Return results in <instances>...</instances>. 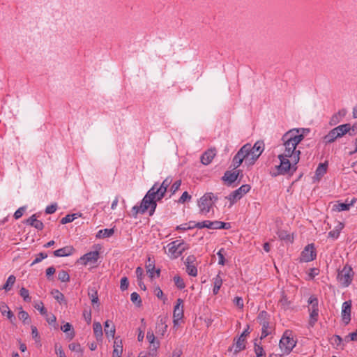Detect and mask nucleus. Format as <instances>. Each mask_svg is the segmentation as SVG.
<instances>
[{
  "mask_svg": "<svg viewBox=\"0 0 357 357\" xmlns=\"http://www.w3.org/2000/svg\"><path fill=\"white\" fill-rule=\"evenodd\" d=\"M25 223L37 229L38 230H42L44 227L43 223L37 220L36 215H32L29 218L26 220Z\"/></svg>",
  "mask_w": 357,
  "mask_h": 357,
  "instance_id": "nucleus-21",
  "label": "nucleus"
},
{
  "mask_svg": "<svg viewBox=\"0 0 357 357\" xmlns=\"http://www.w3.org/2000/svg\"><path fill=\"white\" fill-rule=\"evenodd\" d=\"M327 171V164L326 163H320L318 167L316 169V177L318 180L322 177Z\"/></svg>",
  "mask_w": 357,
  "mask_h": 357,
  "instance_id": "nucleus-25",
  "label": "nucleus"
},
{
  "mask_svg": "<svg viewBox=\"0 0 357 357\" xmlns=\"http://www.w3.org/2000/svg\"><path fill=\"white\" fill-rule=\"evenodd\" d=\"M250 190V185H243L238 189L232 192L228 197L231 202L234 203L238 199H240L245 194L248 192Z\"/></svg>",
  "mask_w": 357,
  "mask_h": 357,
  "instance_id": "nucleus-13",
  "label": "nucleus"
},
{
  "mask_svg": "<svg viewBox=\"0 0 357 357\" xmlns=\"http://www.w3.org/2000/svg\"><path fill=\"white\" fill-rule=\"evenodd\" d=\"M167 248V254L171 258L176 259L181 256L185 250L188 249L189 246L183 241H174L169 243Z\"/></svg>",
  "mask_w": 357,
  "mask_h": 357,
  "instance_id": "nucleus-6",
  "label": "nucleus"
},
{
  "mask_svg": "<svg viewBox=\"0 0 357 357\" xmlns=\"http://www.w3.org/2000/svg\"><path fill=\"white\" fill-rule=\"evenodd\" d=\"M25 209H26V207H25V206H22V207L19 208H18V209L15 212V213H14V218H15L16 220H17V219L20 218L22 216V215H23V213H24V212Z\"/></svg>",
  "mask_w": 357,
  "mask_h": 357,
  "instance_id": "nucleus-54",
  "label": "nucleus"
},
{
  "mask_svg": "<svg viewBox=\"0 0 357 357\" xmlns=\"http://www.w3.org/2000/svg\"><path fill=\"white\" fill-rule=\"evenodd\" d=\"M159 321L157 323V328H161V329H159V331H162V333L166 331L167 328V325L166 324V322L167 321V316H160L158 317Z\"/></svg>",
  "mask_w": 357,
  "mask_h": 357,
  "instance_id": "nucleus-32",
  "label": "nucleus"
},
{
  "mask_svg": "<svg viewBox=\"0 0 357 357\" xmlns=\"http://www.w3.org/2000/svg\"><path fill=\"white\" fill-rule=\"evenodd\" d=\"M123 352V344L122 340L119 337H116L114 344V351L112 353V357H121Z\"/></svg>",
  "mask_w": 357,
  "mask_h": 357,
  "instance_id": "nucleus-23",
  "label": "nucleus"
},
{
  "mask_svg": "<svg viewBox=\"0 0 357 357\" xmlns=\"http://www.w3.org/2000/svg\"><path fill=\"white\" fill-rule=\"evenodd\" d=\"M174 281L176 286L180 289H182L185 287L183 279L178 275H176L174 277Z\"/></svg>",
  "mask_w": 357,
  "mask_h": 357,
  "instance_id": "nucleus-42",
  "label": "nucleus"
},
{
  "mask_svg": "<svg viewBox=\"0 0 357 357\" xmlns=\"http://www.w3.org/2000/svg\"><path fill=\"white\" fill-rule=\"evenodd\" d=\"M105 335L112 337H114L115 335V326L112 321H106L105 322V328H104Z\"/></svg>",
  "mask_w": 357,
  "mask_h": 357,
  "instance_id": "nucleus-24",
  "label": "nucleus"
},
{
  "mask_svg": "<svg viewBox=\"0 0 357 357\" xmlns=\"http://www.w3.org/2000/svg\"><path fill=\"white\" fill-rule=\"evenodd\" d=\"M0 312H12L8 306L3 302H0Z\"/></svg>",
  "mask_w": 357,
  "mask_h": 357,
  "instance_id": "nucleus-63",
  "label": "nucleus"
},
{
  "mask_svg": "<svg viewBox=\"0 0 357 357\" xmlns=\"http://www.w3.org/2000/svg\"><path fill=\"white\" fill-rule=\"evenodd\" d=\"M128 280L126 277H123L121 279V285L120 288L121 290L124 291L128 287Z\"/></svg>",
  "mask_w": 357,
  "mask_h": 357,
  "instance_id": "nucleus-55",
  "label": "nucleus"
},
{
  "mask_svg": "<svg viewBox=\"0 0 357 357\" xmlns=\"http://www.w3.org/2000/svg\"><path fill=\"white\" fill-rule=\"evenodd\" d=\"M297 341L292 337V331L287 330L280 341L279 346L280 349H284L286 354H289L296 347Z\"/></svg>",
  "mask_w": 357,
  "mask_h": 357,
  "instance_id": "nucleus-8",
  "label": "nucleus"
},
{
  "mask_svg": "<svg viewBox=\"0 0 357 357\" xmlns=\"http://www.w3.org/2000/svg\"><path fill=\"white\" fill-rule=\"evenodd\" d=\"M217 199V197L214 196L211 192L204 194L198 201L200 213L206 215Z\"/></svg>",
  "mask_w": 357,
  "mask_h": 357,
  "instance_id": "nucleus-5",
  "label": "nucleus"
},
{
  "mask_svg": "<svg viewBox=\"0 0 357 357\" xmlns=\"http://www.w3.org/2000/svg\"><path fill=\"white\" fill-rule=\"evenodd\" d=\"M244 146H249L248 151L246 152V162H248L249 165H252L260 156L264 150V144L263 142H257L253 146L250 144H246Z\"/></svg>",
  "mask_w": 357,
  "mask_h": 357,
  "instance_id": "nucleus-3",
  "label": "nucleus"
},
{
  "mask_svg": "<svg viewBox=\"0 0 357 357\" xmlns=\"http://www.w3.org/2000/svg\"><path fill=\"white\" fill-rule=\"evenodd\" d=\"M69 349L79 353H82V349L81 347V345L79 343L73 342L69 344L68 346Z\"/></svg>",
  "mask_w": 357,
  "mask_h": 357,
  "instance_id": "nucleus-45",
  "label": "nucleus"
},
{
  "mask_svg": "<svg viewBox=\"0 0 357 357\" xmlns=\"http://www.w3.org/2000/svg\"><path fill=\"white\" fill-rule=\"evenodd\" d=\"M130 299L133 303L137 305H140L142 303L140 296L136 292H133L131 294Z\"/></svg>",
  "mask_w": 357,
  "mask_h": 357,
  "instance_id": "nucleus-44",
  "label": "nucleus"
},
{
  "mask_svg": "<svg viewBox=\"0 0 357 357\" xmlns=\"http://www.w3.org/2000/svg\"><path fill=\"white\" fill-rule=\"evenodd\" d=\"M93 332L97 339L102 336V325L99 322H94Z\"/></svg>",
  "mask_w": 357,
  "mask_h": 357,
  "instance_id": "nucleus-36",
  "label": "nucleus"
},
{
  "mask_svg": "<svg viewBox=\"0 0 357 357\" xmlns=\"http://www.w3.org/2000/svg\"><path fill=\"white\" fill-rule=\"evenodd\" d=\"M154 294L160 299L163 300V301H165L166 298L164 296V294L161 289L159 287H156L154 288Z\"/></svg>",
  "mask_w": 357,
  "mask_h": 357,
  "instance_id": "nucleus-48",
  "label": "nucleus"
},
{
  "mask_svg": "<svg viewBox=\"0 0 357 357\" xmlns=\"http://www.w3.org/2000/svg\"><path fill=\"white\" fill-rule=\"evenodd\" d=\"M20 294L22 297H23L25 301H29L31 298L29 297V291L24 287L21 288L20 291Z\"/></svg>",
  "mask_w": 357,
  "mask_h": 357,
  "instance_id": "nucleus-47",
  "label": "nucleus"
},
{
  "mask_svg": "<svg viewBox=\"0 0 357 357\" xmlns=\"http://www.w3.org/2000/svg\"><path fill=\"white\" fill-rule=\"evenodd\" d=\"M354 273L351 266L346 265L338 271L337 280L344 287H348L352 282Z\"/></svg>",
  "mask_w": 357,
  "mask_h": 357,
  "instance_id": "nucleus-7",
  "label": "nucleus"
},
{
  "mask_svg": "<svg viewBox=\"0 0 357 357\" xmlns=\"http://www.w3.org/2000/svg\"><path fill=\"white\" fill-rule=\"evenodd\" d=\"M310 319L308 321V324L310 327H313L315 323L318 321V315L319 314H310Z\"/></svg>",
  "mask_w": 357,
  "mask_h": 357,
  "instance_id": "nucleus-49",
  "label": "nucleus"
},
{
  "mask_svg": "<svg viewBox=\"0 0 357 357\" xmlns=\"http://www.w3.org/2000/svg\"><path fill=\"white\" fill-rule=\"evenodd\" d=\"M219 260H218V264L220 265H225V251L224 248H221L218 252L217 253Z\"/></svg>",
  "mask_w": 357,
  "mask_h": 357,
  "instance_id": "nucleus-43",
  "label": "nucleus"
},
{
  "mask_svg": "<svg viewBox=\"0 0 357 357\" xmlns=\"http://www.w3.org/2000/svg\"><path fill=\"white\" fill-rule=\"evenodd\" d=\"M240 172V170H235L234 169V171H227L222 177V180L227 182L228 185H231L237 179Z\"/></svg>",
  "mask_w": 357,
  "mask_h": 357,
  "instance_id": "nucleus-19",
  "label": "nucleus"
},
{
  "mask_svg": "<svg viewBox=\"0 0 357 357\" xmlns=\"http://www.w3.org/2000/svg\"><path fill=\"white\" fill-rule=\"evenodd\" d=\"M316 257L315 249L313 244L307 245L301 252V261L309 262Z\"/></svg>",
  "mask_w": 357,
  "mask_h": 357,
  "instance_id": "nucleus-12",
  "label": "nucleus"
},
{
  "mask_svg": "<svg viewBox=\"0 0 357 357\" xmlns=\"http://www.w3.org/2000/svg\"><path fill=\"white\" fill-rule=\"evenodd\" d=\"M332 340H333L332 344H335L337 347L340 346L342 342L343 341L342 337L340 335H333V337H332Z\"/></svg>",
  "mask_w": 357,
  "mask_h": 357,
  "instance_id": "nucleus-56",
  "label": "nucleus"
},
{
  "mask_svg": "<svg viewBox=\"0 0 357 357\" xmlns=\"http://www.w3.org/2000/svg\"><path fill=\"white\" fill-rule=\"evenodd\" d=\"M89 296L91 300L93 305L96 304L98 301V292L94 289H91L89 291Z\"/></svg>",
  "mask_w": 357,
  "mask_h": 357,
  "instance_id": "nucleus-39",
  "label": "nucleus"
},
{
  "mask_svg": "<svg viewBox=\"0 0 357 357\" xmlns=\"http://www.w3.org/2000/svg\"><path fill=\"white\" fill-rule=\"evenodd\" d=\"M147 273L149 274L151 278H153V273L155 270V261L151 257H149L146 264Z\"/></svg>",
  "mask_w": 357,
  "mask_h": 357,
  "instance_id": "nucleus-27",
  "label": "nucleus"
},
{
  "mask_svg": "<svg viewBox=\"0 0 357 357\" xmlns=\"http://www.w3.org/2000/svg\"><path fill=\"white\" fill-rule=\"evenodd\" d=\"M309 310H311L312 312H317L318 309V300L316 298L310 297L309 299Z\"/></svg>",
  "mask_w": 357,
  "mask_h": 357,
  "instance_id": "nucleus-35",
  "label": "nucleus"
},
{
  "mask_svg": "<svg viewBox=\"0 0 357 357\" xmlns=\"http://www.w3.org/2000/svg\"><path fill=\"white\" fill-rule=\"evenodd\" d=\"M248 149H249V146H243L234 157L233 166L234 169L242 164L243 160L246 161V155L245 153L248 151ZM245 162L247 163L248 162Z\"/></svg>",
  "mask_w": 357,
  "mask_h": 357,
  "instance_id": "nucleus-14",
  "label": "nucleus"
},
{
  "mask_svg": "<svg viewBox=\"0 0 357 357\" xmlns=\"http://www.w3.org/2000/svg\"><path fill=\"white\" fill-rule=\"evenodd\" d=\"M351 130L349 123L342 124L332 129L323 138L325 144L334 142L337 138L342 137Z\"/></svg>",
  "mask_w": 357,
  "mask_h": 357,
  "instance_id": "nucleus-2",
  "label": "nucleus"
},
{
  "mask_svg": "<svg viewBox=\"0 0 357 357\" xmlns=\"http://www.w3.org/2000/svg\"><path fill=\"white\" fill-rule=\"evenodd\" d=\"M140 205L141 208H142V212H146L150 208L149 215H152L157 206L156 199L148 191Z\"/></svg>",
  "mask_w": 357,
  "mask_h": 357,
  "instance_id": "nucleus-10",
  "label": "nucleus"
},
{
  "mask_svg": "<svg viewBox=\"0 0 357 357\" xmlns=\"http://www.w3.org/2000/svg\"><path fill=\"white\" fill-rule=\"evenodd\" d=\"M351 301H345L344 303H343L342 307V312H351Z\"/></svg>",
  "mask_w": 357,
  "mask_h": 357,
  "instance_id": "nucleus-50",
  "label": "nucleus"
},
{
  "mask_svg": "<svg viewBox=\"0 0 357 357\" xmlns=\"http://www.w3.org/2000/svg\"><path fill=\"white\" fill-rule=\"evenodd\" d=\"M191 199V196L188 194V192H184L182 195L181 196V197L179 198L178 199V202L179 203H181V204H183L185 203L186 201H189Z\"/></svg>",
  "mask_w": 357,
  "mask_h": 357,
  "instance_id": "nucleus-51",
  "label": "nucleus"
},
{
  "mask_svg": "<svg viewBox=\"0 0 357 357\" xmlns=\"http://www.w3.org/2000/svg\"><path fill=\"white\" fill-rule=\"evenodd\" d=\"M181 185V180H177L172 185L171 188H170V191L172 192V194H174L180 188Z\"/></svg>",
  "mask_w": 357,
  "mask_h": 357,
  "instance_id": "nucleus-53",
  "label": "nucleus"
},
{
  "mask_svg": "<svg viewBox=\"0 0 357 357\" xmlns=\"http://www.w3.org/2000/svg\"><path fill=\"white\" fill-rule=\"evenodd\" d=\"M249 326H247V328L241 333L240 337H238L235 343L233 344L232 347H230L228 349V351H231L234 349V354H236L241 351L245 349V337L249 335Z\"/></svg>",
  "mask_w": 357,
  "mask_h": 357,
  "instance_id": "nucleus-11",
  "label": "nucleus"
},
{
  "mask_svg": "<svg viewBox=\"0 0 357 357\" xmlns=\"http://www.w3.org/2000/svg\"><path fill=\"white\" fill-rule=\"evenodd\" d=\"M15 280H16V278L14 275H10L8 277V278L7 279L6 282L3 285V289H5L6 291L10 290L11 288L13 287L14 283L15 282Z\"/></svg>",
  "mask_w": 357,
  "mask_h": 357,
  "instance_id": "nucleus-34",
  "label": "nucleus"
},
{
  "mask_svg": "<svg viewBox=\"0 0 357 357\" xmlns=\"http://www.w3.org/2000/svg\"><path fill=\"white\" fill-rule=\"evenodd\" d=\"M257 319L260 321V324L262 326L261 335L260 337V340H263L270 334V333L268 331L269 323L268 321L265 319L263 314H260L258 316Z\"/></svg>",
  "mask_w": 357,
  "mask_h": 357,
  "instance_id": "nucleus-20",
  "label": "nucleus"
},
{
  "mask_svg": "<svg viewBox=\"0 0 357 357\" xmlns=\"http://www.w3.org/2000/svg\"><path fill=\"white\" fill-rule=\"evenodd\" d=\"M255 352L256 354L257 357H261L265 354L264 349L260 345V343L258 344L257 342H255Z\"/></svg>",
  "mask_w": 357,
  "mask_h": 357,
  "instance_id": "nucleus-41",
  "label": "nucleus"
},
{
  "mask_svg": "<svg viewBox=\"0 0 357 357\" xmlns=\"http://www.w3.org/2000/svg\"><path fill=\"white\" fill-rule=\"evenodd\" d=\"M80 216H81V214H78V213L68 214L61 220V223L62 225H65V224L71 222L75 219H76L77 217H80Z\"/></svg>",
  "mask_w": 357,
  "mask_h": 357,
  "instance_id": "nucleus-33",
  "label": "nucleus"
},
{
  "mask_svg": "<svg viewBox=\"0 0 357 357\" xmlns=\"http://www.w3.org/2000/svg\"><path fill=\"white\" fill-rule=\"evenodd\" d=\"M61 330L66 333L68 335V337L71 340L75 336V332L73 331V328H72V325L69 323L65 324L63 326H61Z\"/></svg>",
  "mask_w": 357,
  "mask_h": 357,
  "instance_id": "nucleus-28",
  "label": "nucleus"
},
{
  "mask_svg": "<svg viewBox=\"0 0 357 357\" xmlns=\"http://www.w3.org/2000/svg\"><path fill=\"white\" fill-rule=\"evenodd\" d=\"M184 314H173V322L174 326L178 325V321L182 319Z\"/></svg>",
  "mask_w": 357,
  "mask_h": 357,
  "instance_id": "nucleus-60",
  "label": "nucleus"
},
{
  "mask_svg": "<svg viewBox=\"0 0 357 357\" xmlns=\"http://www.w3.org/2000/svg\"><path fill=\"white\" fill-rule=\"evenodd\" d=\"M354 200L351 201L350 203H339L336 205V208L338 211H347L349 209L350 206L353 205Z\"/></svg>",
  "mask_w": 357,
  "mask_h": 357,
  "instance_id": "nucleus-38",
  "label": "nucleus"
},
{
  "mask_svg": "<svg viewBox=\"0 0 357 357\" xmlns=\"http://www.w3.org/2000/svg\"><path fill=\"white\" fill-rule=\"evenodd\" d=\"M98 258L99 252L98 251H93L85 254L80 258V260L84 265H87L89 263L95 264L98 261Z\"/></svg>",
  "mask_w": 357,
  "mask_h": 357,
  "instance_id": "nucleus-16",
  "label": "nucleus"
},
{
  "mask_svg": "<svg viewBox=\"0 0 357 357\" xmlns=\"http://www.w3.org/2000/svg\"><path fill=\"white\" fill-rule=\"evenodd\" d=\"M195 261V257L194 255L188 256L185 261V264L186 266L187 273L195 277L197 275V269L196 266L194 265V262Z\"/></svg>",
  "mask_w": 357,
  "mask_h": 357,
  "instance_id": "nucleus-15",
  "label": "nucleus"
},
{
  "mask_svg": "<svg viewBox=\"0 0 357 357\" xmlns=\"http://www.w3.org/2000/svg\"><path fill=\"white\" fill-rule=\"evenodd\" d=\"M279 238L282 241L292 242L293 237L285 230H279L277 233Z\"/></svg>",
  "mask_w": 357,
  "mask_h": 357,
  "instance_id": "nucleus-30",
  "label": "nucleus"
},
{
  "mask_svg": "<svg viewBox=\"0 0 357 357\" xmlns=\"http://www.w3.org/2000/svg\"><path fill=\"white\" fill-rule=\"evenodd\" d=\"M146 338L151 343V349L153 351H156L157 348L159 346V343L158 342H155V336L153 333H147Z\"/></svg>",
  "mask_w": 357,
  "mask_h": 357,
  "instance_id": "nucleus-29",
  "label": "nucleus"
},
{
  "mask_svg": "<svg viewBox=\"0 0 357 357\" xmlns=\"http://www.w3.org/2000/svg\"><path fill=\"white\" fill-rule=\"evenodd\" d=\"M213 283H214V287H213V294H217L222 286V280L221 277L218 275L214 279H213Z\"/></svg>",
  "mask_w": 357,
  "mask_h": 357,
  "instance_id": "nucleus-31",
  "label": "nucleus"
},
{
  "mask_svg": "<svg viewBox=\"0 0 357 357\" xmlns=\"http://www.w3.org/2000/svg\"><path fill=\"white\" fill-rule=\"evenodd\" d=\"M216 155V150L215 149H210L205 151L202 157H201V162L202 164L207 165L210 164L212 161V160L214 158V157Z\"/></svg>",
  "mask_w": 357,
  "mask_h": 357,
  "instance_id": "nucleus-18",
  "label": "nucleus"
},
{
  "mask_svg": "<svg viewBox=\"0 0 357 357\" xmlns=\"http://www.w3.org/2000/svg\"><path fill=\"white\" fill-rule=\"evenodd\" d=\"M167 191L166 188H163L162 187L160 186L158 188V184L155 183L149 190V192H151V195L156 199V200H160L165 195V192Z\"/></svg>",
  "mask_w": 357,
  "mask_h": 357,
  "instance_id": "nucleus-17",
  "label": "nucleus"
},
{
  "mask_svg": "<svg viewBox=\"0 0 357 357\" xmlns=\"http://www.w3.org/2000/svg\"><path fill=\"white\" fill-rule=\"evenodd\" d=\"M114 233V229H104L100 230L97 234L96 237L98 238H104L107 237L112 236Z\"/></svg>",
  "mask_w": 357,
  "mask_h": 357,
  "instance_id": "nucleus-26",
  "label": "nucleus"
},
{
  "mask_svg": "<svg viewBox=\"0 0 357 357\" xmlns=\"http://www.w3.org/2000/svg\"><path fill=\"white\" fill-rule=\"evenodd\" d=\"M55 268L53 266H50L46 270V276L47 279L50 280V278L54 274Z\"/></svg>",
  "mask_w": 357,
  "mask_h": 357,
  "instance_id": "nucleus-64",
  "label": "nucleus"
},
{
  "mask_svg": "<svg viewBox=\"0 0 357 357\" xmlns=\"http://www.w3.org/2000/svg\"><path fill=\"white\" fill-rule=\"evenodd\" d=\"M195 227L199 229L202 228H208L211 229H228L231 227L230 223H226L220 221H209L205 220L202 222H199L195 224Z\"/></svg>",
  "mask_w": 357,
  "mask_h": 357,
  "instance_id": "nucleus-9",
  "label": "nucleus"
},
{
  "mask_svg": "<svg viewBox=\"0 0 357 357\" xmlns=\"http://www.w3.org/2000/svg\"><path fill=\"white\" fill-rule=\"evenodd\" d=\"M74 252L73 246H66L54 252V255L57 257L71 255Z\"/></svg>",
  "mask_w": 357,
  "mask_h": 357,
  "instance_id": "nucleus-22",
  "label": "nucleus"
},
{
  "mask_svg": "<svg viewBox=\"0 0 357 357\" xmlns=\"http://www.w3.org/2000/svg\"><path fill=\"white\" fill-rule=\"evenodd\" d=\"M278 158L280 162L279 165L275 167L278 173L273 174V176H276L277 174H286L291 171L292 172L291 173H293L296 171V167L295 165L297 163H294L290 156H284V154H280L278 155Z\"/></svg>",
  "mask_w": 357,
  "mask_h": 357,
  "instance_id": "nucleus-4",
  "label": "nucleus"
},
{
  "mask_svg": "<svg viewBox=\"0 0 357 357\" xmlns=\"http://www.w3.org/2000/svg\"><path fill=\"white\" fill-rule=\"evenodd\" d=\"M46 316L47 321L49 323V324L52 325L54 324L56 322V317L54 314H44Z\"/></svg>",
  "mask_w": 357,
  "mask_h": 357,
  "instance_id": "nucleus-58",
  "label": "nucleus"
},
{
  "mask_svg": "<svg viewBox=\"0 0 357 357\" xmlns=\"http://www.w3.org/2000/svg\"><path fill=\"white\" fill-rule=\"evenodd\" d=\"M58 279L63 282H66L70 280V276L67 271L62 270L58 274Z\"/></svg>",
  "mask_w": 357,
  "mask_h": 357,
  "instance_id": "nucleus-40",
  "label": "nucleus"
},
{
  "mask_svg": "<svg viewBox=\"0 0 357 357\" xmlns=\"http://www.w3.org/2000/svg\"><path fill=\"white\" fill-rule=\"evenodd\" d=\"M19 319L22 320L25 324H29L31 323V319L29 314H22V316L19 317Z\"/></svg>",
  "mask_w": 357,
  "mask_h": 357,
  "instance_id": "nucleus-61",
  "label": "nucleus"
},
{
  "mask_svg": "<svg viewBox=\"0 0 357 357\" xmlns=\"http://www.w3.org/2000/svg\"><path fill=\"white\" fill-rule=\"evenodd\" d=\"M234 303L238 307L239 310H241L243 307V301L241 297H235L234 299Z\"/></svg>",
  "mask_w": 357,
  "mask_h": 357,
  "instance_id": "nucleus-57",
  "label": "nucleus"
},
{
  "mask_svg": "<svg viewBox=\"0 0 357 357\" xmlns=\"http://www.w3.org/2000/svg\"><path fill=\"white\" fill-rule=\"evenodd\" d=\"M178 311L183 312V301L181 298L177 299L176 305L174 306L173 312H177Z\"/></svg>",
  "mask_w": 357,
  "mask_h": 357,
  "instance_id": "nucleus-46",
  "label": "nucleus"
},
{
  "mask_svg": "<svg viewBox=\"0 0 357 357\" xmlns=\"http://www.w3.org/2000/svg\"><path fill=\"white\" fill-rule=\"evenodd\" d=\"M303 129H291L285 132L282 140L284 146V156H290L294 163H298L300 160L301 151L296 149L297 145L304 139Z\"/></svg>",
  "mask_w": 357,
  "mask_h": 357,
  "instance_id": "nucleus-1",
  "label": "nucleus"
},
{
  "mask_svg": "<svg viewBox=\"0 0 357 357\" xmlns=\"http://www.w3.org/2000/svg\"><path fill=\"white\" fill-rule=\"evenodd\" d=\"M132 215L136 218L138 213H144L145 212H142V208H141V205L139 206H135L132 208Z\"/></svg>",
  "mask_w": 357,
  "mask_h": 357,
  "instance_id": "nucleus-59",
  "label": "nucleus"
},
{
  "mask_svg": "<svg viewBox=\"0 0 357 357\" xmlns=\"http://www.w3.org/2000/svg\"><path fill=\"white\" fill-rule=\"evenodd\" d=\"M47 257V255L43 252H40L37 256L34 261L31 263V266L35 264L39 263L43 259H45Z\"/></svg>",
  "mask_w": 357,
  "mask_h": 357,
  "instance_id": "nucleus-52",
  "label": "nucleus"
},
{
  "mask_svg": "<svg viewBox=\"0 0 357 357\" xmlns=\"http://www.w3.org/2000/svg\"><path fill=\"white\" fill-rule=\"evenodd\" d=\"M57 208L56 204H52L50 206H48L45 209V213L47 214H52L54 213Z\"/></svg>",
  "mask_w": 357,
  "mask_h": 357,
  "instance_id": "nucleus-62",
  "label": "nucleus"
},
{
  "mask_svg": "<svg viewBox=\"0 0 357 357\" xmlns=\"http://www.w3.org/2000/svg\"><path fill=\"white\" fill-rule=\"evenodd\" d=\"M344 225L342 223L339 222L335 230L331 231L328 233V236L333 238H337L339 236L340 230L343 228Z\"/></svg>",
  "mask_w": 357,
  "mask_h": 357,
  "instance_id": "nucleus-37",
  "label": "nucleus"
}]
</instances>
